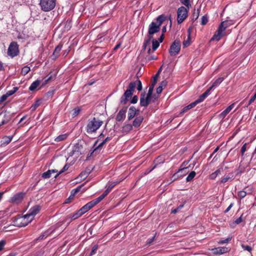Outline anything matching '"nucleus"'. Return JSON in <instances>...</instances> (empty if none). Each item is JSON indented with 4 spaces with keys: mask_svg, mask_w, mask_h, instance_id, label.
Here are the masks:
<instances>
[{
    "mask_svg": "<svg viewBox=\"0 0 256 256\" xmlns=\"http://www.w3.org/2000/svg\"><path fill=\"white\" fill-rule=\"evenodd\" d=\"M158 78V74H156L153 77H152V82L150 86L148 92H149V94L150 93H152L154 88L157 82V80Z\"/></svg>",
    "mask_w": 256,
    "mask_h": 256,
    "instance_id": "5701e85b",
    "label": "nucleus"
},
{
    "mask_svg": "<svg viewBox=\"0 0 256 256\" xmlns=\"http://www.w3.org/2000/svg\"><path fill=\"white\" fill-rule=\"evenodd\" d=\"M210 90L208 89L204 94H201L199 98L196 100V102L198 104L203 102L205 98L210 94Z\"/></svg>",
    "mask_w": 256,
    "mask_h": 256,
    "instance_id": "412c9836",
    "label": "nucleus"
},
{
    "mask_svg": "<svg viewBox=\"0 0 256 256\" xmlns=\"http://www.w3.org/2000/svg\"><path fill=\"white\" fill-rule=\"evenodd\" d=\"M139 110H136L134 106H132L129 108L128 114V120L130 121L138 114Z\"/></svg>",
    "mask_w": 256,
    "mask_h": 256,
    "instance_id": "2eb2a0df",
    "label": "nucleus"
},
{
    "mask_svg": "<svg viewBox=\"0 0 256 256\" xmlns=\"http://www.w3.org/2000/svg\"><path fill=\"white\" fill-rule=\"evenodd\" d=\"M190 160L184 161L180 166V168L178 170L177 172L174 173L172 176V177L176 176L180 172H182L184 171V173L182 175H180L181 176H184L188 172V171L187 169L190 167V165L188 166H186L187 164H188Z\"/></svg>",
    "mask_w": 256,
    "mask_h": 256,
    "instance_id": "ddd939ff",
    "label": "nucleus"
},
{
    "mask_svg": "<svg viewBox=\"0 0 256 256\" xmlns=\"http://www.w3.org/2000/svg\"><path fill=\"white\" fill-rule=\"evenodd\" d=\"M148 38L146 40H145L143 44V49L145 50L146 48L148 45L151 41V40L153 36L149 37L148 36Z\"/></svg>",
    "mask_w": 256,
    "mask_h": 256,
    "instance_id": "79ce46f5",
    "label": "nucleus"
},
{
    "mask_svg": "<svg viewBox=\"0 0 256 256\" xmlns=\"http://www.w3.org/2000/svg\"><path fill=\"white\" fill-rule=\"evenodd\" d=\"M231 239H232L231 238H228L224 240H222L218 242V244H224L226 243H228L231 240Z\"/></svg>",
    "mask_w": 256,
    "mask_h": 256,
    "instance_id": "864d4df0",
    "label": "nucleus"
},
{
    "mask_svg": "<svg viewBox=\"0 0 256 256\" xmlns=\"http://www.w3.org/2000/svg\"><path fill=\"white\" fill-rule=\"evenodd\" d=\"M84 184H81L80 186H78L77 188H76L72 190L71 192V194H70V195H71V197H74V195L78 193V192H79L81 190L82 188H83V186H84Z\"/></svg>",
    "mask_w": 256,
    "mask_h": 256,
    "instance_id": "7c9ffc66",
    "label": "nucleus"
},
{
    "mask_svg": "<svg viewBox=\"0 0 256 256\" xmlns=\"http://www.w3.org/2000/svg\"><path fill=\"white\" fill-rule=\"evenodd\" d=\"M70 167V164H66L64 166V168H62V170H61L59 172L58 174H57L54 178H56L60 174H62V172H64L65 171L67 170H68V168H69Z\"/></svg>",
    "mask_w": 256,
    "mask_h": 256,
    "instance_id": "ea45409f",
    "label": "nucleus"
},
{
    "mask_svg": "<svg viewBox=\"0 0 256 256\" xmlns=\"http://www.w3.org/2000/svg\"><path fill=\"white\" fill-rule=\"evenodd\" d=\"M167 84H168L167 81L164 80L160 82V86H162V88L163 86H166Z\"/></svg>",
    "mask_w": 256,
    "mask_h": 256,
    "instance_id": "774afa93",
    "label": "nucleus"
},
{
    "mask_svg": "<svg viewBox=\"0 0 256 256\" xmlns=\"http://www.w3.org/2000/svg\"><path fill=\"white\" fill-rule=\"evenodd\" d=\"M226 21L222 22L218 26L216 33L211 38V40H219L224 36L223 32L226 30V28L228 26Z\"/></svg>",
    "mask_w": 256,
    "mask_h": 256,
    "instance_id": "0eeeda50",
    "label": "nucleus"
},
{
    "mask_svg": "<svg viewBox=\"0 0 256 256\" xmlns=\"http://www.w3.org/2000/svg\"><path fill=\"white\" fill-rule=\"evenodd\" d=\"M160 44V42L154 39L152 40V49L154 52L158 48Z\"/></svg>",
    "mask_w": 256,
    "mask_h": 256,
    "instance_id": "4c0bfd02",
    "label": "nucleus"
},
{
    "mask_svg": "<svg viewBox=\"0 0 256 256\" xmlns=\"http://www.w3.org/2000/svg\"><path fill=\"white\" fill-rule=\"evenodd\" d=\"M188 38L186 40H184L182 43L184 48H186V47L188 46H190V28L188 29Z\"/></svg>",
    "mask_w": 256,
    "mask_h": 256,
    "instance_id": "72a5a7b5",
    "label": "nucleus"
},
{
    "mask_svg": "<svg viewBox=\"0 0 256 256\" xmlns=\"http://www.w3.org/2000/svg\"><path fill=\"white\" fill-rule=\"evenodd\" d=\"M241 246L244 250H247L250 253H251L252 251V248L251 246L244 244H242Z\"/></svg>",
    "mask_w": 256,
    "mask_h": 256,
    "instance_id": "a18cd8bd",
    "label": "nucleus"
},
{
    "mask_svg": "<svg viewBox=\"0 0 256 256\" xmlns=\"http://www.w3.org/2000/svg\"><path fill=\"white\" fill-rule=\"evenodd\" d=\"M196 175V172L194 171L191 172L186 178V181L189 182L192 181Z\"/></svg>",
    "mask_w": 256,
    "mask_h": 256,
    "instance_id": "e433bc0d",
    "label": "nucleus"
},
{
    "mask_svg": "<svg viewBox=\"0 0 256 256\" xmlns=\"http://www.w3.org/2000/svg\"><path fill=\"white\" fill-rule=\"evenodd\" d=\"M68 136V134H60L54 140L56 142H60L62 140H64L67 138Z\"/></svg>",
    "mask_w": 256,
    "mask_h": 256,
    "instance_id": "473e14b6",
    "label": "nucleus"
},
{
    "mask_svg": "<svg viewBox=\"0 0 256 256\" xmlns=\"http://www.w3.org/2000/svg\"><path fill=\"white\" fill-rule=\"evenodd\" d=\"M152 93H150L149 94V92H148L146 96L145 92L141 94L140 96V106H141L146 107L149 104L152 102Z\"/></svg>",
    "mask_w": 256,
    "mask_h": 256,
    "instance_id": "1a4fd4ad",
    "label": "nucleus"
},
{
    "mask_svg": "<svg viewBox=\"0 0 256 256\" xmlns=\"http://www.w3.org/2000/svg\"><path fill=\"white\" fill-rule=\"evenodd\" d=\"M18 90V87H14L12 90H8V92H7L6 94L8 96H10L14 94Z\"/></svg>",
    "mask_w": 256,
    "mask_h": 256,
    "instance_id": "de8ad7c7",
    "label": "nucleus"
},
{
    "mask_svg": "<svg viewBox=\"0 0 256 256\" xmlns=\"http://www.w3.org/2000/svg\"><path fill=\"white\" fill-rule=\"evenodd\" d=\"M40 210V206L36 205L31 208L28 212L22 216H20L16 219V225L19 227L25 226L30 223L34 216Z\"/></svg>",
    "mask_w": 256,
    "mask_h": 256,
    "instance_id": "f257e3e1",
    "label": "nucleus"
},
{
    "mask_svg": "<svg viewBox=\"0 0 256 256\" xmlns=\"http://www.w3.org/2000/svg\"><path fill=\"white\" fill-rule=\"evenodd\" d=\"M40 105L38 100L36 101L34 104H32L30 107V109L32 111L34 110L37 107Z\"/></svg>",
    "mask_w": 256,
    "mask_h": 256,
    "instance_id": "3c124183",
    "label": "nucleus"
},
{
    "mask_svg": "<svg viewBox=\"0 0 256 256\" xmlns=\"http://www.w3.org/2000/svg\"><path fill=\"white\" fill-rule=\"evenodd\" d=\"M110 138L107 137L101 143H100L98 146H96V144L98 142V140H97L95 142L94 144L92 146V148H94V150L92 152L88 154L86 157V160H88L89 158L92 156L93 155H96L98 153H100V150L102 146L108 141L110 140Z\"/></svg>",
    "mask_w": 256,
    "mask_h": 256,
    "instance_id": "423d86ee",
    "label": "nucleus"
},
{
    "mask_svg": "<svg viewBox=\"0 0 256 256\" xmlns=\"http://www.w3.org/2000/svg\"><path fill=\"white\" fill-rule=\"evenodd\" d=\"M83 148L82 145L78 142L76 144L73 146L70 152L72 156L76 155V156H79L82 154V150Z\"/></svg>",
    "mask_w": 256,
    "mask_h": 256,
    "instance_id": "f8f14e48",
    "label": "nucleus"
},
{
    "mask_svg": "<svg viewBox=\"0 0 256 256\" xmlns=\"http://www.w3.org/2000/svg\"><path fill=\"white\" fill-rule=\"evenodd\" d=\"M98 248V244L94 245L92 246V250H91L90 254L89 256H92L94 255L96 253V252Z\"/></svg>",
    "mask_w": 256,
    "mask_h": 256,
    "instance_id": "49530a36",
    "label": "nucleus"
},
{
    "mask_svg": "<svg viewBox=\"0 0 256 256\" xmlns=\"http://www.w3.org/2000/svg\"><path fill=\"white\" fill-rule=\"evenodd\" d=\"M246 192L245 191L242 190L238 192V196L240 199L244 198L246 196Z\"/></svg>",
    "mask_w": 256,
    "mask_h": 256,
    "instance_id": "09e8293b",
    "label": "nucleus"
},
{
    "mask_svg": "<svg viewBox=\"0 0 256 256\" xmlns=\"http://www.w3.org/2000/svg\"><path fill=\"white\" fill-rule=\"evenodd\" d=\"M186 2L184 4L187 8V10H189L190 8H191L192 4H190V1L188 0V2Z\"/></svg>",
    "mask_w": 256,
    "mask_h": 256,
    "instance_id": "e2e57ef3",
    "label": "nucleus"
},
{
    "mask_svg": "<svg viewBox=\"0 0 256 256\" xmlns=\"http://www.w3.org/2000/svg\"><path fill=\"white\" fill-rule=\"evenodd\" d=\"M2 114H4V118L0 123V126L7 124L10 120L11 118L10 114H6V112H2L1 114H0V116Z\"/></svg>",
    "mask_w": 256,
    "mask_h": 256,
    "instance_id": "4be33fe9",
    "label": "nucleus"
},
{
    "mask_svg": "<svg viewBox=\"0 0 256 256\" xmlns=\"http://www.w3.org/2000/svg\"><path fill=\"white\" fill-rule=\"evenodd\" d=\"M13 136H4L2 138L3 144H8L12 140Z\"/></svg>",
    "mask_w": 256,
    "mask_h": 256,
    "instance_id": "58836bf2",
    "label": "nucleus"
},
{
    "mask_svg": "<svg viewBox=\"0 0 256 256\" xmlns=\"http://www.w3.org/2000/svg\"><path fill=\"white\" fill-rule=\"evenodd\" d=\"M138 100V97L137 96H134L130 100V103L132 104H136Z\"/></svg>",
    "mask_w": 256,
    "mask_h": 256,
    "instance_id": "13d9d810",
    "label": "nucleus"
},
{
    "mask_svg": "<svg viewBox=\"0 0 256 256\" xmlns=\"http://www.w3.org/2000/svg\"><path fill=\"white\" fill-rule=\"evenodd\" d=\"M127 109L128 106H125L118 112L116 116V121L121 122L125 118Z\"/></svg>",
    "mask_w": 256,
    "mask_h": 256,
    "instance_id": "dca6fc26",
    "label": "nucleus"
},
{
    "mask_svg": "<svg viewBox=\"0 0 256 256\" xmlns=\"http://www.w3.org/2000/svg\"><path fill=\"white\" fill-rule=\"evenodd\" d=\"M233 206H234V204L231 203L230 204V206L228 207V208L224 211V213L228 212L230 210V208Z\"/></svg>",
    "mask_w": 256,
    "mask_h": 256,
    "instance_id": "338daca9",
    "label": "nucleus"
},
{
    "mask_svg": "<svg viewBox=\"0 0 256 256\" xmlns=\"http://www.w3.org/2000/svg\"><path fill=\"white\" fill-rule=\"evenodd\" d=\"M48 236V234L46 232H45L42 234H41L38 238H37L36 240H42L45 238H46Z\"/></svg>",
    "mask_w": 256,
    "mask_h": 256,
    "instance_id": "4d7b16f0",
    "label": "nucleus"
},
{
    "mask_svg": "<svg viewBox=\"0 0 256 256\" xmlns=\"http://www.w3.org/2000/svg\"><path fill=\"white\" fill-rule=\"evenodd\" d=\"M213 253L215 254H222L230 251V249L226 247H218L212 250Z\"/></svg>",
    "mask_w": 256,
    "mask_h": 256,
    "instance_id": "a211bd4d",
    "label": "nucleus"
},
{
    "mask_svg": "<svg viewBox=\"0 0 256 256\" xmlns=\"http://www.w3.org/2000/svg\"><path fill=\"white\" fill-rule=\"evenodd\" d=\"M188 16V10L184 6L180 7L177 10V20L178 23L180 24L182 23Z\"/></svg>",
    "mask_w": 256,
    "mask_h": 256,
    "instance_id": "6e6552de",
    "label": "nucleus"
},
{
    "mask_svg": "<svg viewBox=\"0 0 256 256\" xmlns=\"http://www.w3.org/2000/svg\"><path fill=\"white\" fill-rule=\"evenodd\" d=\"M164 20V16L160 15L152 21L148 26V36H152L154 34L159 32L160 30V26Z\"/></svg>",
    "mask_w": 256,
    "mask_h": 256,
    "instance_id": "7ed1b4c3",
    "label": "nucleus"
},
{
    "mask_svg": "<svg viewBox=\"0 0 256 256\" xmlns=\"http://www.w3.org/2000/svg\"><path fill=\"white\" fill-rule=\"evenodd\" d=\"M72 27V20H68L64 24V30H68L70 29Z\"/></svg>",
    "mask_w": 256,
    "mask_h": 256,
    "instance_id": "a19ab883",
    "label": "nucleus"
},
{
    "mask_svg": "<svg viewBox=\"0 0 256 256\" xmlns=\"http://www.w3.org/2000/svg\"><path fill=\"white\" fill-rule=\"evenodd\" d=\"M180 40H175L170 46L169 52L171 56H175L177 55L180 50Z\"/></svg>",
    "mask_w": 256,
    "mask_h": 256,
    "instance_id": "9b49d317",
    "label": "nucleus"
},
{
    "mask_svg": "<svg viewBox=\"0 0 256 256\" xmlns=\"http://www.w3.org/2000/svg\"><path fill=\"white\" fill-rule=\"evenodd\" d=\"M6 244V241L5 240H0V252H1L4 248Z\"/></svg>",
    "mask_w": 256,
    "mask_h": 256,
    "instance_id": "5fc2aeb1",
    "label": "nucleus"
},
{
    "mask_svg": "<svg viewBox=\"0 0 256 256\" xmlns=\"http://www.w3.org/2000/svg\"><path fill=\"white\" fill-rule=\"evenodd\" d=\"M62 45L60 44L54 50V51L53 53V56H54V58H56L58 56L62 48Z\"/></svg>",
    "mask_w": 256,
    "mask_h": 256,
    "instance_id": "c85d7f7f",
    "label": "nucleus"
},
{
    "mask_svg": "<svg viewBox=\"0 0 256 256\" xmlns=\"http://www.w3.org/2000/svg\"><path fill=\"white\" fill-rule=\"evenodd\" d=\"M246 150V144H244L241 148V154L243 155Z\"/></svg>",
    "mask_w": 256,
    "mask_h": 256,
    "instance_id": "680f3d73",
    "label": "nucleus"
},
{
    "mask_svg": "<svg viewBox=\"0 0 256 256\" xmlns=\"http://www.w3.org/2000/svg\"><path fill=\"white\" fill-rule=\"evenodd\" d=\"M234 104H232L228 106L226 110H224L221 114H220V118H224L233 108L234 107Z\"/></svg>",
    "mask_w": 256,
    "mask_h": 256,
    "instance_id": "b1692460",
    "label": "nucleus"
},
{
    "mask_svg": "<svg viewBox=\"0 0 256 256\" xmlns=\"http://www.w3.org/2000/svg\"><path fill=\"white\" fill-rule=\"evenodd\" d=\"M40 80H38L34 82L29 87V90L30 91L34 90L37 88V87L40 85Z\"/></svg>",
    "mask_w": 256,
    "mask_h": 256,
    "instance_id": "c756f323",
    "label": "nucleus"
},
{
    "mask_svg": "<svg viewBox=\"0 0 256 256\" xmlns=\"http://www.w3.org/2000/svg\"><path fill=\"white\" fill-rule=\"evenodd\" d=\"M220 168L218 169L210 175V178L211 180H214L218 174H220Z\"/></svg>",
    "mask_w": 256,
    "mask_h": 256,
    "instance_id": "c9c22d12",
    "label": "nucleus"
},
{
    "mask_svg": "<svg viewBox=\"0 0 256 256\" xmlns=\"http://www.w3.org/2000/svg\"><path fill=\"white\" fill-rule=\"evenodd\" d=\"M82 215V212L79 210L78 211H77L76 213L73 214H70L68 216V217H69L71 218V221L72 220H76L81 216Z\"/></svg>",
    "mask_w": 256,
    "mask_h": 256,
    "instance_id": "cd10ccee",
    "label": "nucleus"
},
{
    "mask_svg": "<svg viewBox=\"0 0 256 256\" xmlns=\"http://www.w3.org/2000/svg\"><path fill=\"white\" fill-rule=\"evenodd\" d=\"M256 98V92L254 94V96H252L251 97V98L249 100L248 102V105H250V104H252Z\"/></svg>",
    "mask_w": 256,
    "mask_h": 256,
    "instance_id": "6e6d98bb",
    "label": "nucleus"
},
{
    "mask_svg": "<svg viewBox=\"0 0 256 256\" xmlns=\"http://www.w3.org/2000/svg\"><path fill=\"white\" fill-rule=\"evenodd\" d=\"M46 78H47L45 80L44 82L45 84H46L52 78V75L50 73L47 76Z\"/></svg>",
    "mask_w": 256,
    "mask_h": 256,
    "instance_id": "69168bd1",
    "label": "nucleus"
},
{
    "mask_svg": "<svg viewBox=\"0 0 256 256\" xmlns=\"http://www.w3.org/2000/svg\"><path fill=\"white\" fill-rule=\"evenodd\" d=\"M243 221V220L242 218V215L239 217L238 218H236L234 221V224H238L240 223H241Z\"/></svg>",
    "mask_w": 256,
    "mask_h": 256,
    "instance_id": "052dcab7",
    "label": "nucleus"
},
{
    "mask_svg": "<svg viewBox=\"0 0 256 256\" xmlns=\"http://www.w3.org/2000/svg\"><path fill=\"white\" fill-rule=\"evenodd\" d=\"M51 175H52V174H51L50 170H48V171L44 172L42 174V177L44 179H47V178H50Z\"/></svg>",
    "mask_w": 256,
    "mask_h": 256,
    "instance_id": "37998d69",
    "label": "nucleus"
},
{
    "mask_svg": "<svg viewBox=\"0 0 256 256\" xmlns=\"http://www.w3.org/2000/svg\"><path fill=\"white\" fill-rule=\"evenodd\" d=\"M200 7L199 8H197L196 9V8H194V12L191 16L192 21L194 22L198 18L200 15Z\"/></svg>",
    "mask_w": 256,
    "mask_h": 256,
    "instance_id": "a878e982",
    "label": "nucleus"
},
{
    "mask_svg": "<svg viewBox=\"0 0 256 256\" xmlns=\"http://www.w3.org/2000/svg\"><path fill=\"white\" fill-rule=\"evenodd\" d=\"M96 204H97L94 200L86 204L81 208H80V210L82 212V214H84Z\"/></svg>",
    "mask_w": 256,
    "mask_h": 256,
    "instance_id": "4468645a",
    "label": "nucleus"
},
{
    "mask_svg": "<svg viewBox=\"0 0 256 256\" xmlns=\"http://www.w3.org/2000/svg\"><path fill=\"white\" fill-rule=\"evenodd\" d=\"M224 78L220 77L217 78L214 82L208 88L210 90L218 86L223 80Z\"/></svg>",
    "mask_w": 256,
    "mask_h": 256,
    "instance_id": "bb28decb",
    "label": "nucleus"
},
{
    "mask_svg": "<svg viewBox=\"0 0 256 256\" xmlns=\"http://www.w3.org/2000/svg\"><path fill=\"white\" fill-rule=\"evenodd\" d=\"M133 126L131 124H126L122 128L123 132H128L132 130Z\"/></svg>",
    "mask_w": 256,
    "mask_h": 256,
    "instance_id": "2f4dec72",
    "label": "nucleus"
},
{
    "mask_svg": "<svg viewBox=\"0 0 256 256\" xmlns=\"http://www.w3.org/2000/svg\"><path fill=\"white\" fill-rule=\"evenodd\" d=\"M30 71V68L28 67V66H24L22 70V71H21V74L24 75V76H25Z\"/></svg>",
    "mask_w": 256,
    "mask_h": 256,
    "instance_id": "c03bdc74",
    "label": "nucleus"
},
{
    "mask_svg": "<svg viewBox=\"0 0 256 256\" xmlns=\"http://www.w3.org/2000/svg\"><path fill=\"white\" fill-rule=\"evenodd\" d=\"M230 179V177L229 176H225V177H224L222 178L221 180H220V182L222 183H225L227 181H228Z\"/></svg>",
    "mask_w": 256,
    "mask_h": 256,
    "instance_id": "0e129e2a",
    "label": "nucleus"
},
{
    "mask_svg": "<svg viewBox=\"0 0 256 256\" xmlns=\"http://www.w3.org/2000/svg\"><path fill=\"white\" fill-rule=\"evenodd\" d=\"M103 121L98 117H93L88 120L86 130L88 134L96 132L102 125Z\"/></svg>",
    "mask_w": 256,
    "mask_h": 256,
    "instance_id": "20e7f679",
    "label": "nucleus"
},
{
    "mask_svg": "<svg viewBox=\"0 0 256 256\" xmlns=\"http://www.w3.org/2000/svg\"><path fill=\"white\" fill-rule=\"evenodd\" d=\"M19 54L18 46L16 42H12L8 50V54L12 58L18 56Z\"/></svg>",
    "mask_w": 256,
    "mask_h": 256,
    "instance_id": "9d476101",
    "label": "nucleus"
},
{
    "mask_svg": "<svg viewBox=\"0 0 256 256\" xmlns=\"http://www.w3.org/2000/svg\"><path fill=\"white\" fill-rule=\"evenodd\" d=\"M40 5L42 10L50 12L56 6V0H40Z\"/></svg>",
    "mask_w": 256,
    "mask_h": 256,
    "instance_id": "39448f33",
    "label": "nucleus"
},
{
    "mask_svg": "<svg viewBox=\"0 0 256 256\" xmlns=\"http://www.w3.org/2000/svg\"><path fill=\"white\" fill-rule=\"evenodd\" d=\"M144 120V117L142 116H136L132 122V126L135 128H138L142 124Z\"/></svg>",
    "mask_w": 256,
    "mask_h": 256,
    "instance_id": "aec40b11",
    "label": "nucleus"
},
{
    "mask_svg": "<svg viewBox=\"0 0 256 256\" xmlns=\"http://www.w3.org/2000/svg\"><path fill=\"white\" fill-rule=\"evenodd\" d=\"M110 188H107V189L104 192V193L100 196L98 198L94 199V200L96 202V204H98L101 200H102L110 192Z\"/></svg>",
    "mask_w": 256,
    "mask_h": 256,
    "instance_id": "393cba45",
    "label": "nucleus"
},
{
    "mask_svg": "<svg viewBox=\"0 0 256 256\" xmlns=\"http://www.w3.org/2000/svg\"><path fill=\"white\" fill-rule=\"evenodd\" d=\"M208 22V18L206 16H204L202 18L201 24L205 25Z\"/></svg>",
    "mask_w": 256,
    "mask_h": 256,
    "instance_id": "8fccbe9b",
    "label": "nucleus"
},
{
    "mask_svg": "<svg viewBox=\"0 0 256 256\" xmlns=\"http://www.w3.org/2000/svg\"><path fill=\"white\" fill-rule=\"evenodd\" d=\"M80 109L78 108H74L73 110V114H72L73 116L75 117L77 115H78V114L80 113Z\"/></svg>",
    "mask_w": 256,
    "mask_h": 256,
    "instance_id": "603ef678",
    "label": "nucleus"
},
{
    "mask_svg": "<svg viewBox=\"0 0 256 256\" xmlns=\"http://www.w3.org/2000/svg\"><path fill=\"white\" fill-rule=\"evenodd\" d=\"M93 169L94 168H92L91 166L87 167L84 170L81 172V173L79 174V177L81 179L84 180L88 177V176L92 172Z\"/></svg>",
    "mask_w": 256,
    "mask_h": 256,
    "instance_id": "6ab92c4d",
    "label": "nucleus"
},
{
    "mask_svg": "<svg viewBox=\"0 0 256 256\" xmlns=\"http://www.w3.org/2000/svg\"><path fill=\"white\" fill-rule=\"evenodd\" d=\"M24 194L18 192L14 195L10 199V202L16 204L20 203L24 198Z\"/></svg>",
    "mask_w": 256,
    "mask_h": 256,
    "instance_id": "f3484780",
    "label": "nucleus"
},
{
    "mask_svg": "<svg viewBox=\"0 0 256 256\" xmlns=\"http://www.w3.org/2000/svg\"><path fill=\"white\" fill-rule=\"evenodd\" d=\"M197 104H198L197 102H196L194 101V102L190 104H188L187 106H186L182 110V112H186L188 110H190L192 108L194 107Z\"/></svg>",
    "mask_w": 256,
    "mask_h": 256,
    "instance_id": "f704fd0d",
    "label": "nucleus"
},
{
    "mask_svg": "<svg viewBox=\"0 0 256 256\" xmlns=\"http://www.w3.org/2000/svg\"><path fill=\"white\" fill-rule=\"evenodd\" d=\"M8 97V96L6 94H3L0 98V103L3 102L5 100L7 99V98Z\"/></svg>",
    "mask_w": 256,
    "mask_h": 256,
    "instance_id": "bf43d9fd",
    "label": "nucleus"
},
{
    "mask_svg": "<svg viewBox=\"0 0 256 256\" xmlns=\"http://www.w3.org/2000/svg\"><path fill=\"white\" fill-rule=\"evenodd\" d=\"M137 86V90L138 91L142 90V84L140 80H136L134 82H131L128 86V88L124 92V94L120 98V104H126L128 100V98H130L132 94L134 88Z\"/></svg>",
    "mask_w": 256,
    "mask_h": 256,
    "instance_id": "f03ea898",
    "label": "nucleus"
}]
</instances>
